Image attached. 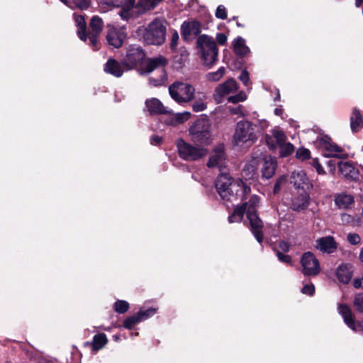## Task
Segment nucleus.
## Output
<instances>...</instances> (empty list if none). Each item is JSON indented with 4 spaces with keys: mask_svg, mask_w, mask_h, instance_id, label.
Wrapping results in <instances>:
<instances>
[{
    "mask_svg": "<svg viewBox=\"0 0 363 363\" xmlns=\"http://www.w3.org/2000/svg\"><path fill=\"white\" fill-rule=\"evenodd\" d=\"M167 21L164 18L157 17L145 28L144 40L150 45H160L165 41Z\"/></svg>",
    "mask_w": 363,
    "mask_h": 363,
    "instance_id": "obj_1",
    "label": "nucleus"
},
{
    "mask_svg": "<svg viewBox=\"0 0 363 363\" xmlns=\"http://www.w3.org/2000/svg\"><path fill=\"white\" fill-rule=\"evenodd\" d=\"M196 44L203 63L211 66L217 60L218 53L217 45L213 38L206 35H201L198 38Z\"/></svg>",
    "mask_w": 363,
    "mask_h": 363,
    "instance_id": "obj_2",
    "label": "nucleus"
},
{
    "mask_svg": "<svg viewBox=\"0 0 363 363\" xmlns=\"http://www.w3.org/2000/svg\"><path fill=\"white\" fill-rule=\"evenodd\" d=\"M256 125L248 121H239L236 125V128L233 135V143L236 145L243 143H255L257 140L255 133Z\"/></svg>",
    "mask_w": 363,
    "mask_h": 363,
    "instance_id": "obj_3",
    "label": "nucleus"
},
{
    "mask_svg": "<svg viewBox=\"0 0 363 363\" xmlns=\"http://www.w3.org/2000/svg\"><path fill=\"white\" fill-rule=\"evenodd\" d=\"M192 140L201 145H209L211 142L209 121L206 118L196 120L189 128Z\"/></svg>",
    "mask_w": 363,
    "mask_h": 363,
    "instance_id": "obj_4",
    "label": "nucleus"
},
{
    "mask_svg": "<svg viewBox=\"0 0 363 363\" xmlns=\"http://www.w3.org/2000/svg\"><path fill=\"white\" fill-rule=\"evenodd\" d=\"M167 62L165 57L160 56L157 57L149 59L144 68L140 69V74H147L156 69L160 70V76L157 78L150 77V84L154 86H158L163 84L167 79L166 73L164 69Z\"/></svg>",
    "mask_w": 363,
    "mask_h": 363,
    "instance_id": "obj_5",
    "label": "nucleus"
},
{
    "mask_svg": "<svg viewBox=\"0 0 363 363\" xmlns=\"http://www.w3.org/2000/svg\"><path fill=\"white\" fill-rule=\"evenodd\" d=\"M177 147L179 157L186 161L199 160L208 154L207 149L189 144L182 138L177 141Z\"/></svg>",
    "mask_w": 363,
    "mask_h": 363,
    "instance_id": "obj_6",
    "label": "nucleus"
},
{
    "mask_svg": "<svg viewBox=\"0 0 363 363\" xmlns=\"http://www.w3.org/2000/svg\"><path fill=\"white\" fill-rule=\"evenodd\" d=\"M169 91L174 100L178 103H184L192 100L195 89L189 84L176 82L169 86Z\"/></svg>",
    "mask_w": 363,
    "mask_h": 363,
    "instance_id": "obj_7",
    "label": "nucleus"
},
{
    "mask_svg": "<svg viewBox=\"0 0 363 363\" xmlns=\"http://www.w3.org/2000/svg\"><path fill=\"white\" fill-rule=\"evenodd\" d=\"M234 180L228 173L220 174L216 180V189L223 200L233 201L234 192H231V187L235 184Z\"/></svg>",
    "mask_w": 363,
    "mask_h": 363,
    "instance_id": "obj_8",
    "label": "nucleus"
},
{
    "mask_svg": "<svg viewBox=\"0 0 363 363\" xmlns=\"http://www.w3.org/2000/svg\"><path fill=\"white\" fill-rule=\"evenodd\" d=\"M104 28V22L101 18L98 16H94L89 22V28H86L87 39L89 45L94 50H98L100 48L99 35Z\"/></svg>",
    "mask_w": 363,
    "mask_h": 363,
    "instance_id": "obj_9",
    "label": "nucleus"
},
{
    "mask_svg": "<svg viewBox=\"0 0 363 363\" xmlns=\"http://www.w3.org/2000/svg\"><path fill=\"white\" fill-rule=\"evenodd\" d=\"M301 272L306 277H315L320 272L319 261L313 253L304 252L301 258Z\"/></svg>",
    "mask_w": 363,
    "mask_h": 363,
    "instance_id": "obj_10",
    "label": "nucleus"
},
{
    "mask_svg": "<svg viewBox=\"0 0 363 363\" xmlns=\"http://www.w3.org/2000/svg\"><path fill=\"white\" fill-rule=\"evenodd\" d=\"M145 57V54L140 46L130 45L125 57L123 59V65L127 70L134 69L142 63Z\"/></svg>",
    "mask_w": 363,
    "mask_h": 363,
    "instance_id": "obj_11",
    "label": "nucleus"
},
{
    "mask_svg": "<svg viewBox=\"0 0 363 363\" xmlns=\"http://www.w3.org/2000/svg\"><path fill=\"white\" fill-rule=\"evenodd\" d=\"M337 311L348 328L354 332L363 334V321H355L354 315L347 304L339 303L337 306Z\"/></svg>",
    "mask_w": 363,
    "mask_h": 363,
    "instance_id": "obj_12",
    "label": "nucleus"
},
{
    "mask_svg": "<svg viewBox=\"0 0 363 363\" xmlns=\"http://www.w3.org/2000/svg\"><path fill=\"white\" fill-rule=\"evenodd\" d=\"M246 214L250 223V230L257 242L261 244L264 238L263 222L257 212L249 211Z\"/></svg>",
    "mask_w": 363,
    "mask_h": 363,
    "instance_id": "obj_13",
    "label": "nucleus"
},
{
    "mask_svg": "<svg viewBox=\"0 0 363 363\" xmlns=\"http://www.w3.org/2000/svg\"><path fill=\"white\" fill-rule=\"evenodd\" d=\"M318 145L324 151L323 155L327 157H338L342 152V149L332 141V139L327 136H322L318 139Z\"/></svg>",
    "mask_w": 363,
    "mask_h": 363,
    "instance_id": "obj_14",
    "label": "nucleus"
},
{
    "mask_svg": "<svg viewBox=\"0 0 363 363\" xmlns=\"http://www.w3.org/2000/svg\"><path fill=\"white\" fill-rule=\"evenodd\" d=\"M238 89V85L235 80L229 79L225 82L220 84L215 89L213 94L214 99L218 103L221 102L222 99L225 96L235 92Z\"/></svg>",
    "mask_w": 363,
    "mask_h": 363,
    "instance_id": "obj_15",
    "label": "nucleus"
},
{
    "mask_svg": "<svg viewBox=\"0 0 363 363\" xmlns=\"http://www.w3.org/2000/svg\"><path fill=\"white\" fill-rule=\"evenodd\" d=\"M106 28V39L108 44L116 48L121 47L125 38L123 32L112 25H108Z\"/></svg>",
    "mask_w": 363,
    "mask_h": 363,
    "instance_id": "obj_16",
    "label": "nucleus"
},
{
    "mask_svg": "<svg viewBox=\"0 0 363 363\" xmlns=\"http://www.w3.org/2000/svg\"><path fill=\"white\" fill-rule=\"evenodd\" d=\"M162 0H128L127 4L121 13L122 18L128 15L130 9L134 7L140 8L143 10H148L155 8Z\"/></svg>",
    "mask_w": 363,
    "mask_h": 363,
    "instance_id": "obj_17",
    "label": "nucleus"
},
{
    "mask_svg": "<svg viewBox=\"0 0 363 363\" xmlns=\"http://www.w3.org/2000/svg\"><path fill=\"white\" fill-rule=\"evenodd\" d=\"M201 32V25L196 21H184L181 26V34L184 39L189 40Z\"/></svg>",
    "mask_w": 363,
    "mask_h": 363,
    "instance_id": "obj_18",
    "label": "nucleus"
},
{
    "mask_svg": "<svg viewBox=\"0 0 363 363\" xmlns=\"http://www.w3.org/2000/svg\"><path fill=\"white\" fill-rule=\"evenodd\" d=\"M261 164L262 177L266 179L272 178L275 174L277 167L276 158L271 155H267L262 160Z\"/></svg>",
    "mask_w": 363,
    "mask_h": 363,
    "instance_id": "obj_19",
    "label": "nucleus"
},
{
    "mask_svg": "<svg viewBox=\"0 0 363 363\" xmlns=\"http://www.w3.org/2000/svg\"><path fill=\"white\" fill-rule=\"evenodd\" d=\"M225 160L224 146L223 145H219L212 152L207 163V166L208 167H218L221 169Z\"/></svg>",
    "mask_w": 363,
    "mask_h": 363,
    "instance_id": "obj_20",
    "label": "nucleus"
},
{
    "mask_svg": "<svg viewBox=\"0 0 363 363\" xmlns=\"http://www.w3.org/2000/svg\"><path fill=\"white\" fill-rule=\"evenodd\" d=\"M145 106L150 115L169 114L171 113L160 100L155 98L146 100Z\"/></svg>",
    "mask_w": 363,
    "mask_h": 363,
    "instance_id": "obj_21",
    "label": "nucleus"
},
{
    "mask_svg": "<svg viewBox=\"0 0 363 363\" xmlns=\"http://www.w3.org/2000/svg\"><path fill=\"white\" fill-rule=\"evenodd\" d=\"M339 172L341 174L349 179L356 180L358 178L359 171L354 167L352 162H338Z\"/></svg>",
    "mask_w": 363,
    "mask_h": 363,
    "instance_id": "obj_22",
    "label": "nucleus"
},
{
    "mask_svg": "<svg viewBox=\"0 0 363 363\" xmlns=\"http://www.w3.org/2000/svg\"><path fill=\"white\" fill-rule=\"evenodd\" d=\"M231 192H234V200L240 199L244 200L251 192V189L242 180H236L232 185Z\"/></svg>",
    "mask_w": 363,
    "mask_h": 363,
    "instance_id": "obj_23",
    "label": "nucleus"
},
{
    "mask_svg": "<svg viewBox=\"0 0 363 363\" xmlns=\"http://www.w3.org/2000/svg\"><path fill=\"white\" fill-rule=\"evenodd\" d=\"M265 140L269 147L273 150L276 148L277 145L278 146L283 145L286 140V136L282 130L274 129L272 131V136L267 135Z\"/></svg>",
    "mask_w": 363,
    "mask_h": 363,
    "instance_id": "obj_24",
    "label": "nucleus"
},
{
    "mask_svg": "<svg viewBox=\"0 0 363 363\" xmlns=\"http://www.w3.org/2000/svg\"><path fill=\"white\" fill-rule=\"evenodd\" d=\"M124 66L123 62L121 64L116 60L109 58L104 65L105 72L110 74L116 77H121L124 72Z\"/></svg>",
    "mask_w": 363,
    "mask_h": 363,
    "instance_id": "obj_25",
    "label": "nucleus"
},
{
    "mask_svg": "<svg viewBox=\"0 0 363 363\" xmlns=\"http://www.w3.org/2000/svg\"><path fill=\"white\" fill-rule=\"evenodd\" d=\"M353 274V267L350 264H341L336 270L338 280L343 284H348Z\"/></svg>",
    "mask_w": 363,
    "mask_h": 363,
    "instance_id": "obj_26",
    "label": "nucleus"
},
{
    "mask_svg": "<svg viewBox=\"0 0 363 363\" xmlns=\"http://www.w3.org/2000/svg\"><path fill=\"white\" fill-rule=\"evenodd\" d=\"M337 247V245L332 236L323 237L317 240V248L323 252L333 253Z\"/></svg>",
    "mask_w": 363,
    "mask_h": 363,
    "instance_id": "obj_27",
    "label": "nucleus"
},
{
    "mask_svg": "<svg viewBox=\"0 0 363 363\" xmlns=\"http://www.w3.org/2000/svg\"><path fill=\"white\" fill-rule=\"evenodd\" d=\"M309 204V196L306 193H302L293 198L291 208L295 211H301L306 209Z\"/></svg>",
    "mask_w": 363,
    "mask_h": 363,
    "instance_id": "obj_28",
    "label": "nucleus"
},
{
    "mask_svg": "<svg viewBox=\"0 0 363 363\" xmlns=\"http://www.w3.org/2000/svg\"><path fill=\"white\" fill-rule=\"evenodd\" d=\"M350 121L353 133H357L363 128V116L357 108L352 109Z\"/></svg>",
    "mask_w": 363,
    "mask_h": 363,
    "instance_id": "obj_29",
    "label": "nucleus"
},
{
    "mask_svg": "<svg viewBox=\"0 0 363 363\" xmlns=\"http://www.w3.org/2000/svg\"><path fill=\"white\" fill-rule=\"evenodd\" d=\"M74 18L77 27V35L79 38L86 42L87 40L86 23L83 15L74 13Z\"/></svg>",
    "mask_w": 363,
    "mask_h": 363,
    "instance_id": "obj_30",
    "label": "nucleus"
},
{
    "mask_svg": "<svg viewBox=\"0 0 363 363\" xmlns=\"http://www.w3.org/2000/svg\"><path fill=\"white\" fill-rule=\"evenodd\" d=\"M353 202V196L344 193L337 195L335 199V203L340 208H347Z\"/></svg>",
    "mask_w": 363,
    "mask_h": 363,
    "instance_id": "obj_31",
    "label": "nucleus"
},
{
    "mask_svg": "<svg viewBox=\"0 0 363 363\" xmlns=\"http://www.w3.org/2000/svg\"><path fill=\"white\" fill-rule=\"evenodd\" d=\"M107 342L108 340L106 335L104 333H99L94 336L90 345H91L93 350L98 351L102 349ZM86 345H89V342H86Z\"/></svg>",
    "mask_w": 363,
    "mask_h": 363,
    "instance_id": "obj_32",
    "label": "nucleus"
},
{
    "mask_svg": "<svg viewBox=\"0 0 363 363\" xmlns=\"http://www.w3.org/2000/svg\"><path fill=\"white\" fill-rule=\"evenodd\" d=\"M234 51L238 55L241 57L246 55L250 52L248 47L245 45V41L242 38L238 37L235 40L234 43Z\"/></svg>",
    "mask_w": 363,
    "mask_h": 363,
    "instance_id": "obj_33",
    "label": "nucleus"
},
{
    "mask_svg": "<svg viewBox=\"0 0 363 363\" xmlns=\"http://www.w3.org/2000/svg\"><path fill=\"white\" fill-rule=\"evenodd\" d=\"M246 206V204H242L240 206L235 208L233 213L228 216L229 223L240 222L245 213Z\"/></svg>",
    "mask_w": 363,
    "mask_h": 363,
    "instance_id": "obj_34",
    "label": "nucleus"
},
{
    "mask_svg": "<svg viewBox=\"0 0 363 363\" xmlns=\"http://www.w3.org/2000/svg\"><path fill=\"white\" fill-rule=\"evenodd\" d=\"M259 203V198L256 195L251 196L248 202H245L243 204H246L245 213H247L249 211L257 212L256 208Z\"/></svg>",
    "mask_w": 363,
    "mask_h": 363,
    "instance_id": "obj_35",
    "label": "nucleus"
},
{
    "mask_svg": "<svg viewBox=\"0 0 363 363\" xmlns=\"http://www.w3.org/2000/svg\"><path fill=\"white\" fill-rule=\"evenodd\" d=\"M352 303L356 311L363 313V292L354 295Z\"/></svg>",
    "mask_w": 363,
    "mask_h": 363,
    "instance_id": "obj_36",
    "label": "nucleus"
},
{
    "mask_svg": "<svg viewBox=\"0 0 363 363\" xmlns=\"http://www.w3.org/2000/svg\"><path fill=\"white\" fill-rule=\"evenodd\" d=\"M113 309L116 313L123 314L129 309V303L123 300H118L114 303Z\"/></svg>",
    "mask_w": 363,
    "mask_h": 363,
    "instance_id": "obj_37",
    "label": "nucleus"
},
{
    "mask_svg": "<svg viewBox=\"0 0 363 363\" xmlns=\"http://www.w3.org/2000/svg\"><path fill=\"white\" fill-rule=\"evenodd\" d=\"M140 322H141V321H140V318L137 313L135 315H130V316L128 317L127 318H125L123 322V327L126 329L130 330L133 328V326L135 324H137Z\"/></svg>",
    "mask_w": 363,
    "mask_h": 363,
    "instance_id": "obj_38",
    "label": "nucleus"
},
{
    "mask_svg": "<svg viewBox=\"0 0 363 363\" xmlns=\"http://www.w3.org/2000/svg\"><path fill=\"white\" fill-rule=\"evenodd\" d=\"M279 147H280V156L282 157L290 155L294 151V147L290 143H284Z\"/></svg>",
    "mask_w": 363,
    "mask_h": 363,
    "instance_id": "obj_39",
    "label": "nucleus"
},
{
    "mask_svg": "<svg viewBox=\"0 0 363 363\" xmlns=\"http://www.w3.org/2000/svg\"><path fill=\"white\" fill-rule=\"evenodd\" d=\"M225 74V68L220 67L216 72H209L206 74V79L211 82L218 81Z\"/></svg>",
    "mask_w": 363,
    "mask_h": 363,
    "instance_id": "obj_40",
    "label": "nucleus"
},
{
    "mask_svg": "<svg viewBox=\"0 0 363 363\" xmlns=\"http://www.w3.org/2000/svg\"><path fill=\"white\" fill-rule=\"evenodd\" d=\"M156 312L157 308H150L146 310L140 309L138 312V315L140 318V321H143L154 315L156 313Z\"/></svg>",
    "mask_w": 363,
    "mask_h": 363,
    "instance_id": "obj_41",
    "label": "nucleus"
},
{
    "mask_svg": "<svg viewBox=\"0 0 363 363\" xmlns=\"http://www.w3.org/2000/svg\"><path fill=\"white\" fill-rule=\"evenodd\" d=\"M72 8L79 9L81 10L86 9L91 4V0H72Z\"/></svg>",
    "mask_w": 363,
    "mask_h": 363,
    "instance_id": "obj_42",
    "label": "nucleus"
},
{
    "mask_svg": "<svg viewBox=\"0 0 363 363\" xmlns=\"http://www.w3.org/2000/svg\"><path fill=\"white\" fill-rule=\"evenodd\" d=\"M247 99V95L244 91H240L238 94L230 96L228 97V101L233 104L244 101Z\"/></svg>",
    "mask_w": 363,
    "mask_h": 363,
    "instance_id": "obj_43",
    "label": "nucleus"
},
{
    "mask_svg": "<svg viewBox=\"0 0 363 363\" xmlns=\"http://www.w3.org/2000/svg\"><path fill=\"white\" fill-rule=\"evenodd\" d=\"M347 242L353 245H359L361 242V238L357 233H349L347 237Z\"/></svg>",
    "mask_w": 363,
    "mask_h": 363,
    "instance_id": "obj_44",
    "label": "nucleus"
},
{
    "mask_svg": "<svg viewBox=\"0 0 363 363\" xmlns=\"http://www.w3.org/2000/svg\"><path fill=\"white\" fill-rule=\"evenodd\" d=\"M216 17L224 20L227 18L226 9L223 5H219L216 11Z\"/></svg>",
    "mask_w": 363,
    "mask_h": 363,
    "instance_id": "obj_45",
    "label": "nucleus"
},
{
    "mask_svg": "<svg viewBox=\"0 0 363 363\" xmlns=\"http://www.w3.org/2000/svg\"><path fill=\"white\" fill-rule=\"evenodd\" d=\"M191 113L189 112H184L181 113H177L175 116V119L177 123H183L185 121H188L190 118Z\"/></svg>",
    "mask_w": 363,
    "mask_h": 363,
    "instance_id": "obj_46",
    "label": "nucleus"
},
{
    "mask_svg": "<svg viewBox=\"0 0 363 363\" xmlns=\"http://www.w3.org/2000/svg\"><path fill=\"white\" fill-rule=\"evenodd\" d=\"M296 157L302 160H307L310 157V151L308 149H298L296 151Z\"/></svg>",
    "mask_w": 363,
    "mask_h": 363,
    "instance_id": "obj_47",
    "label": "nucleus"
},
{
    "mask_svg": "<svg viewBox=\"0 0 363 363\" xmlns=\"http://www.w3.org/2000/svg\"><path fill=\"white\" fill-rule=\"evenodd\" d=\"M206 107H207L206 104L204 102L201 101H195L192 104L193 111L195 112L202 111L205 110L206 108Z\"/></svg>",
    "mask_w": 363,
    "mask_h": 363,
    "instance_id": "obj_48",
    "label": "nucleus"
},
{
    "mask_svg": "<svg viewBox=\"0 0 363 363\" xmlns=\"http://www.w3.org/2000/svg\"><path fill=\"white\" fill-rule=\"evenodd\" d=\"M229 111L233 115H239V116H243L244 115V107L242 105H238L235 107H228Z\"/></svg>",
    "mask_w": 363,
    "mask_h": 363,
    "instance_id": "obj_49",
    "label": "nucleus"
},
{
    "mask_svg": "<svg viewBox=\"0 0 363 363\" xmlns=\"http://www.w3.org/2000/svg\"><path fill=\"white\" fill-rule=\"evenodd\" d=\"M277 256L278 257V259L280 262L286 263V264H291L292 260H291V257L289 255H284V254L281 253V252L277 251Z\"/></svg>",
    "mask_w": 363,
    "mask_h": 363,
    "instance_id": "obj_50",
    "label": "nucleus"
},
{
    "mask_svg": "<svg viewBox=\"0 0 363 363\" xmlns=\"http://www.w3.org/2000/svg\"><path fill=\"white\" fill-rule=\"evenodd\" d=\"M301 291L304 294L312 296L315 292V286L313 284H306L301 289Z\"/></svg>",
    "mask_w": 363,
    "mask_h": 363,
    "instance_id": "obj_51",
    "label": "nucleus"
},
{
    "mask_svg": "<svg viewBox=\"0 0 363 363\" xmlns=\"http://www.w3.org/2000/svg\"><path fill=\"white\" fill-rule=\"evenodd\" d=\"M312 165L314 167V168L316 169L317 172L319 174L325 173L324 169L323 168L317 158L313 160Z\"/></svg>",
    "mask_w": 363,
    "mask_h": 363,
    "instance_id": "obj_52",
    "label": "nucleus"
},
{
    "mask_svg": "<svg viewBox=\"0 0 363 363\" xmlns=\"http://www.w3.org/2000/svg\"><path fill=\"white\" fill-rule=\"evenodd\" d=\"M239 79L244 84V85L247 86L250 80L248 72L246 70L242 71L240 75L239 76Z\"/></svg>",
    "mask_w": 363,
    "mask_h": 363,
    "instance_id": "obj_53",
    "label": "nucleus"
},
{
    "mask_svg": "<svg viewBox=\"0 0 363 363\" xmlns=\"http://www.w3.org/2000/svg\"><path fill=\"white\" fill-rule=\"evenodd\" d=\"M341 220L343 223L349 224L354 221V218L347 213H342L341 215Z\"/></svg>",
    "mask_w": 363,
    "mask_h": 363,
    "instance_id": "obj_54",
    "label": "nucleus"
},
{
    "mask_svg": "<svg viewBox=\"0 0 363 363\" xmlns=\"http://www.w3.org/2000/svg\"><path fill=\"white\" fill-rule=\"evenodd\" d=\"M179 40V35L177 32H174V33L172 35L171 38V43H170V47L171 48L175 49Z\"/></svg>",
    "mask_w": 363,
    "mask_h": 363,
    "instance_id": "obj_55",
    "label": "nucleus"
},
{
    "mask_svg": "<svg viewBox=\"0 0 363 363\" xmlns=\"http://www.w3.org/2000/svg\"><path fill=\"white\" fill-rule=\"evenodd\" d=\"M216 40L220 45H223L227 41V36L223 33H218L216 35Z\"/></svg>",
    "mask_w": 363,
    "mask_h": 363,
    "instance_id": "obj_56",
    "label": "nucleus"
},
{
    "mask_svg": "<svg viewBox=\"0 0 363 363\" xmlns=\"http://www.w3.org/2000/svg\"><path fill=\"white\" fill-rule=\"evenodd\" d=\"M162 142V138L158 135H154L150 138V143L152 145H158Z\"/></svg>",
    "mask_w": 363,
    "mask_h": 363,
    "instance_id": "obj_57",
    "label": "nucleus"
},
{
    "mask_svg": "<svg viewBox=\"0 0 363 363\" xmlns=\"http://www.w3.org/2000/svg\"><path fill=\"white\" fill-rule=\"evenodd\" d=\"M279 246L282 250L285 252H287L289 250V245L287 242L281 241L279 244Z\"/></svg>",
    "mask_w": 363,
    "mask_h": 363,
    "instance_id": "obj_58",
    "label": "nucleus"
},
{
    "mask_svg": "<svg viewBox=\"0 0 363 363\" xmlns=\"http://www.w3.org/2000/svg\"><path fill=\"white\" fill-rule=\"evenodd\" d=\"M353 286L355 289H359L362 286V279H355L353 281Z\"/></svg>",
    "mask_w": 363,
    "mask_h": 363,
    "instance_id": "obj_59",
    "label": "nucleus"
},
{
    "mask_svg": "<svg viewBox=\"0 0 363 363\" xmlns=\"http://www.w3.org/2000/svg\"><path fill=\"white\" fill-rule=\"evenodd\" d=\"M246 169H252V175H251V177H252L255 173V169L254 168V167L251 164H247L245 166V168L244 169V171H246Z\"/></svg>",
    "mask_w": 363,
    "mask_h": 363,
    "instance_id": "obj_60",
    "label": "nucleus"
},
{
    "mask_svg": "<svg viewBox=\"0 0 363 363\" xmlns=\"http://www.w3.org/2000/svg\"><path fill=\"white\" fill-rule=\"evenodd\" d=\"M283 113V110L280 108H276L274 109V114L277 116H281Z\"/></svg>",
    "mask_w": 363,
    "mask_h": 363,
    "instance_id": "obj_61",
    "label": "nucleus"
},
{
    "mask_svg": "<svg viewBox=\"0 0 363 363\" xmlns=\"http://www.w3.org/2000/svg\"><path fill=\"white\" fill-rule=\"evenodd\" d=\"M359 259L360 262L363 264V247L360 250Z\"/></svg>",
    "mask_w": 363,
    "mask_h": 363,
    "instance_id": "obj_62",
    "label": "nucleus"
},
{
    "mask_svg": "<svg viewBox=\"0 0 363 363\" xmlns=\"http://www.w3.org/2000/svg\"><path fill=\"white\" fill-rule=\"evenodd\" d=\"M279 189V182H277L275 185H274V193H276L277 191H278Z\"/></svg>",
    "mask_w": 363,
    "mask_h": 363,
    "instance_id": "obj_63",
    "label": "nucleus"
},
{
    "mask_svg": "<svg viewBox=\"0 0 363 363\" xmlns=\"http://www.w3.org/2000/svg\"><path fill=\"white\" fill-rule=\"evenodd\" d=\"M363 3V0H356L355 4L357 7H359Z\"/></svg>",
    "mask_w": 363,
    "mask_h": 363,
    "instance_id": "obj_64",
    "label": "nucleus"
}]
</instances>
